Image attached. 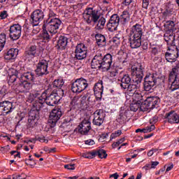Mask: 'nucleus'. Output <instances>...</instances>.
Masks as SVG:
<instances>
[{
	"label": "nucleus",
	"mask_w": 179,
	"mask_h": 179,
	"mask_svg": "<svg viewBox=\"0 0 179 179\" xmlns=\"http://www.w3.org/2000/svg\"><path fill=\"white\" fill-rule=\"evenodd\" d=\"M36 75L37 76H44L48 75V61L45 59H40L36 64V69L35 70Z\"/></svg>",
	"instance_id": "1a4fd4ad"
},
{
	"label": "nucleus",
	"mask_w": 179,
	"mask_h": 179,
	"mask_svg": "<svg viewBox=\"0 0 179 179\" xmlns=\"http://www.w3.org/2000/svg\"><path fill=\"white\" fill-rule=\"evenodd\" d=\"M5 44H6V34L1 33L0 34V52L3 50Z\"/></svg>",
	"instance_id": "a19ab883"
},
{
	"label": "nucleus",
	"mask_w": 179,
	"mask_h": 179,
	"mask_svg": "<svg viewBox=\"0 0 179 179\" xmlns=\"http://www.w3.org/2000/svg\"><path fill=\"white\" fill-rule=\"evenodd\" d=\"M133 1L134 0H122V5H124V6H129Z\"/></svg>",
	"instance_id": "0e129e2a"
},
{
	"label": "nucleus",
	"mask_w": 179,
	"mask_h": 179,
	"mask_svg": "<svg viewBox=\"0 0 179 179\" xmlns=\"http://www.w3.org/2000/svg\"><path fill=\"white\" fill-rule=\"evenodd\" d=\"M62 21L58 18H48L44 22L43 29L48 30L50 34H57Z\"/></svg>",
	"instance_id": "39448f33"
},
{
	"label": "nucleus",
	"mask_w": 179,
	"mask_h": 179,
	"mask_svg": "<svg viewBox=\"0 0 179 179\" xmlns=\"http://www.w3.org/2000/svg\"><path fill=\"white\" fill-rule=\"evenodd\" d=\"M6 94H8V89H6V87L3 86L0 90V99L5 97Z\"/></svg>",
	"instance_id": "6e6d98bb"
},
{
	"label": "nucleus",
	"mask_w": 179,
	"mask_h": 179,
	"mask_svg": "<svg viewBox=\"0 0 179 179\" xmlns=\"http://www.w3.org/2000/svg\"><path fill=\"white\" fill-rule=\"evenodd\" d=\"M129 13L128 11H123L120 16V24L125 25L129 22Z\"/></svg>",
	"instance_id": "e433bc0d"
},
{
	"label": "nucleus",
	"mask_w": 179,
	"mask_h": 179,
	"mask_svg": "<svg viewBox=\"0 0 179 179\" xmlns=\"http://www.w3.org/2000/svg\"><path fill=\"white\" fill-rule=\"evenodd\" d=\"M113 69L110 73V78H115L118 75V66H116L115 63H113Z\"/></svg>",
	"instance_id": "a18cd8bd"
},
{
	"label": "nucleus",
	"mask_w": 179,
	"mask_h": 179,
	"mask_svg": "<svg viewBox=\"0 0 179 179\" xmlns=\"http://www.w3.org/2000/svg\"><path fill=\"white\" fill-rule=\"evenodd\" d=\"M174 9L173 8V5L168 3L166 5L164 10L162 13V17L164 19H167V17H170L171 15H173Z\"/></svg>",
	"instance_id": "473e14b6"
},
{
	"label": "nucleus",
	"mask_w": 179,
	"mask_h": 179,
	"mask_svg": "<svg viewBox=\"0 0 179 179\" xmlns=\"http://www.w3.org/2000/svg\"><path fill=\"white\" fill-rule=\"evenodd\" d=\"M37 117H38V112L37 113V110L32 109L29 113L28 122L31 124Z\"/></svg>",
	"instance_id": "58836bf2"
},
{
	"label": "nucleus",
	"mask_w": 179,
	"mask_h": 179,
	"mask_svg": "<svg viewBox=\"0 0 179 179\" xmlns=\"http://www.w3.org/2000/svg\"><path fill=\"white\" fill-rule=\"evenodd\" d=\"M131 79L129 75L123 76L120 80V87H122V89H124V90H127V86L131 83Z\"/></svg>",
	"instance_id": "f704fd0d"
},
{
	"label": "nucleus",
	"mask_w": 179,
	"mask_h": 179,
	"mask_svg": "<svg viewBox=\"0 0 179 179\" xmlns=\"http://www.w3.org/2000/svg\"><path fill=\"white\" fill-rule=\"evenodd\" d=\"M169 83H171L170 90L174 92L179 89V62L176 63L169 73Z\"/></svg>",
	"instance_id": "7ed1b4c3"
},
{
	"label": "nucleus",
	"mask_w": 179,
	"mask_h": 179,
	"mask_svg": "<svg viewBox=\"0 0 179 179\" xmlns=\"http://www.w3.org/2000/svg\"><path fill=\"white\" fill-rule=\"evenodd\" d=\"M113 43L115 44V45H120L121 44V35L116 34L112 39Z\"/></svg>",
	"instance_id": "09e8293b"
},
{
	"label": "nucleus",
	"mask_w": 179,
	"mask_h": 179,
	"mask_svg": "<svg viewBox=\"0 0 179 179\" xmlns=\"http://www.w3.org/2000/svg\"><path fill=\"white\" fill-rule=\"evenodd\" d=\"M168 50L169 52L165 53L166 60L167 62H176L179 57L178 51L175 50L173 48H168Z\"/></svg>",
	"instance_id": "aec40b11"
},
{
	"label": "nucleus",
	"mask_w": 179,
	"mask_h": 179,
	"mask_svg": "<svg viewBox=\"0 0 179 179\" xmlns=\"http://www.w3.org/2000/svg\"><path fill=\"white\" fill-rule=\"evenodd\" d=\"M83 17L87 24H90L92 22L96 24L97 30H103L106 26V18L104 17H100L99 10L92 8L87 7L83 13Z\"/></svg>",
	"instance_id": "f257e3e1"
},
{
	"label": "nucleus",
	"mask_w": 179,
	"mask_h": 179,
	"mask_svg": "<svg viewBox=\"0 0 179 179\" xmlns=\"http://www.w3.org/2000/svg\"><path fill=\"white\" fill-rule=\"evenodd\" d=\"M67 45L68 38L65 36H60L57 41V45H55V48H57V50L64 51V50H66Z\"/></svg>",
	"instance_id": "5701e85b"
},
{
	"label": "nucleus",
	"mask_w": 179,
	"mask_h": 179,
	"mask_svg": "<svg viewBox=\"0 0 179 179\" xmlns=\"http://www.w3.org/2000/svg\"><path fill=\"white\" fill-rule=\"evenodd\" d=\"M103 90L104 86H103V80H99L94 86V93L96 96V100H101Z\"/></svg>",
	"instance_id": "a211bd4d"
},
{
	"label": "nucleus",
	"mask_w": 179,
	"mask_h": 179,
	"mask_svg": "<svg viewBox=\"0 0 179 179\" xmlns=\"http://www.w3.org/2000/svg\"><path fill=\"white\" fill-rule=\"evenodd\" d=\"M157 74L148 73L144 78L145 82H148L150 83H154L155 85H157Z\"/></svg>",
	"instance_id": "72a5a7b5"
},
{
	"label": "nucleus",
	"mask_w": 179,
	"mask_h": 179,
	"mask_svg": "<svg viewBox=\"0 0 179 179\" xmlns=\"http://www.w3.org/2000/svg\"><path fill=\"white\" fill-rule=\"evenodd\" d=\"M19 54V49L17 48H10L4 55L5 59L7 61H10V59H15L17 55Z\"/></svg>",
	"instance_id": "c756f323"
},
{
	"label": "nucleus",
	"mask_w": 179,
	"mask_h": 179,
	"mask_svg": "<svg viewBox=\"0 0 179 179\" xmlns=\"http://www.w3.org/2000/svg\"><path fill=\"white\" fill-rule=\"evenodd\" d=\"M151 54H152V55H157V54H159V47L157 46L151 47Z\"/></svg>",
	"instance_id": "4d7b16f0"
},
{
	"label": "nucleus",
	"mask_w": 179,
	"mask_h": 179,
	"mask_svg": "<svg viewBox=\"0 0 179 179\" xmlns=\"http://www.w3.org/2000/svg\"><path fill=\"white\" fill-rule=\"evenodd\" d=\"M13 103L9 101L0 102V110L4 111L6 114H10L13 111Z\"/></svg>",
	"instance_id": "393cba45"
},
{
	"label": "nucleus",
	"mask_w": 179,
	"mask_h": 179,
	"mask_svg": "<svg viewBox=\"0 0 179 179\" xmlns=\"http://www.w3.org/2000/svg\"><path fill=\"white\" fill-rule=\"evenodd\" d=\"M13 72L14 73L10 76V79H9V82H10V83H15V82H16V79H17V75H19V73L16 70H13Z\"/></svg>",
	"instance_id": "49530a36"
},
{
	"label": "nucleus",
	"mask_w": 179,
	"mask_h": 179,
	"mask_svg": "<svg viewBox=\"0 0 179 179\" xmlns=\"http://www.w3.org/2000/svg\"><path fill=\"white\" fill-rule=\"evenodd\" d=\"M166 33H174L177 30L176 23L173 21L168 20L164 24Z\"/></svg>",
	"instance_id": "2f4dec72"
},
{
	"label": "nucleus",
	"mask_w": 179,
	"mask_h": 179,
	"mask_svg": "<svg viewBox=\"0 0 179 179\" xmlns=\"http://www.w3.org/2000/svg\"><path fill=\"white\" fill-rule=\"evenodd\" d=\"M85 145H89V146H92L94 145V141H93L92 139L86 140L85 141Z\"/></svg>",
	"instance_id": "338daca9"
},
{
	"label": "nucleus",
	"mask_w": 179,
	"mask_h": 179,
	"mask_svg": "<svg viewBox=\"0 0 179 179\" xmlns=\"http://www.w3.org/2000/svg\"><path fill=\"white\" fill-rule=\"evenodd\" d=\"M141 46L142 47L143 50H146L149 48V43L148 41H144L141 43Z\"/></svg>",
	"instance_id": "680f3d73"
},
{
	"label": "nucleus",
	"mask_w": 179,
	"mask_h": 179,
	"mask_svg": "<svg viewBox=\"0 0 179 179\" xmlns=\"http://www.w3.org/2000/svg\"><path fill=\"white\" fill-rule=\"evenodd\" d=\"M121 134H122V131L117 130L115 131L114 133H112L110 135V141H113V139H115V138L121 136Z\"/></svg>",
	"instance_id": "3c124183"
},
{
	"label": "nucleus",
	"mask_w": 179,
	"mask_h": 179,
	"mask_svg": "<svg viewBox=\"0 0 179 179\" xmlns=\"http://www.w3.org/2000/svg\"><path fill=\"white\" fill-rule=\"evenodd\" d=\"M45 102V101L44 100V98L41 94V96L38 99H37L36 101H34V103H32V106H33L32 110H35L36 113H38V111H40V110H41V108L44 107Z\"/></svg>",
	"instance_id": "cd10ccee"
},
{
	"label": "nucleus",
	"mask_w": 179,
	"mask_h": 179,
	"mask_svg": "<svg viewBox=\"0 0 179 179\" xmlns=\"http://www.w3.org/2000/svg\"><path fill=\"white\" fill-rule=\"evenodd\" d=\"M33 141H38V142H41L42 143H48V140L45 139V137L44 136H36L34 138H33Z\"/></svg>",
	"instance_id": "864d4df0"
},
{
	"label": "nucleus",
	"mask_w": 179,
	"mask_h": 179,
	"mask_svg": "<svg viewBox=\"0 0 179 179\" xmlns=\"http://www.w3.org/2000/svg\"><path fill=\"white\" fill-rule=\"evenodd\" d=\"M165 118L169 124H179V115L175 110H171L165 114Z\"/></svg>",
	"instance_id": "4be33fe9"
},
{
	"label": "nucleus",
	"mask_w": 179,
	"mask_h": 179,
	"mask_svg": "<svg viewBox=\"0 0 179 179\" xmlns=\"http://www.w3.org/2000/svg\"><path fill=\"white\" fill-rule=\"evenodd\" d=\"M79 132L82 134V135H86V134H88L89 131L92 129L90 121H89V120L84 119L79 124Z\"/></svg>",
	"instance_id": "412c9836"
},
{
	"label": "nucleus",
	"mask_w": 179,
	"mask_h": 179,
	"mask_svg": "<svg viewBox=\"0 0 179 179\" xmlns=\"http://www.w3.org/2000/svg\"><path fill=\"white\" fill-rule=\"evenodd\" d=\"M124 141H125V138H122L119 139L117 142H115L112 144V148L113 149H115V148H118V146L121 145V143H122Z\"/></svg>",
	"instance_id": "603ef678"
},
{
	"label": "nucleus",
	"mask_w": 179,
	"mask_h": 179,
	"mask_svg": "<svg viewBox=\"0 0 179 179\" xmlns=\"http://www.w3.org/2000/svg\"><path fill=\"white\" fill-rule=\"evenodd\" d=\"M136 133H138V132H141V133H143V134H148V128H147V127H145V128H144V129H137L136 130Z\"/></svg>",
	"instance_id": "69168bd1"
},
{
	"label": "nucleus",
	"mask_w": 179,
	"mask_h": 179,
	"mask_svg": "<svg viewBox=\"0 0 179 179\" xmlns=\"http://www.w3.org/2000/svg\"><path fill=\"white\" fill-rule=\"evenodd\" d=\"M95 40L96 45L101 48L107 45V40L106 39V36L101 34H95Z\"/></svg>",
	"instance_id": "c85d7f7f"
},
{
	"label": "nucleus",
	"mask_w": 179,
	"mask_h": 179,
	"mask_svg": "<svg viewBox=\"0 0 179 179\" xmlns=\"http://www.w3.org/2000/svg\"><path fill=\"white\" fill-rule=\"evenodd\" d=\"M37 26H34L32 24V27H34L33 30H32V33L33 34H38V33H40V30L41 29L39 28V27Z\"/></svg>",
	"instance_id": "13d9d810"
},
{
	"label": "nucleus",
	"mask_w": 179,
	"mask_h": 179,
	"mask_svg": "<svg viewBox=\"0 0 179 179\" xmlns=\"http://www.w3.org/2000/svg\"><path fill=\"white\" fill-rule=\"evenodd\" d=\"M32 96L36 99L41 97V92L40 91H34L31 93Z\"/></svg>",
	"instance_id": "bf43d9fd"
},
{
	"label": "nucleus",
	"mask_w": 179,
	"mask_h": 179,
	"mask_svg": "<svg viewBox=\"0 0 179 179\" xmlns=\"http://www.w3.org/2000/svg\"><path fill=\"white\" fill-rule=\"evenodd\" d=\"M139 87H138V84H133L132 83L131 84H129L128 86L126 87V90L127 94L129 96H134L136 99H137L138 101L142 100V94L141 92L138 90Z\"/></svg>",
	"instance_id": "4468645a"
},
{
	"label": "nucleus",
	"mask_w": 179,
	"mask_h": 179,
	"mask_svg": "<svg viewBox=\"0 0 179 179\" xmlns=\"http://www.w3.org/2000/svg\"><path fill=\"white\" fill-rule=\"evenodd\" d=\"M22 78L26 79L27 80H29V82H31L34 80V73H33L32 72L24 73Z\"/></svg>",
	"instance_id": "37998d69"
},
{
	"label": "nucleus",
	"mask_w": 179,
	"mask_h": 179,
	"mask_svg": "<svg viewBox=\"0 0 179 179\" xmlns=\"http://www.w3.org/2000/svg\"><path fill=\"white\" fill-rule=\"evenodd\" d=\"M76 58L78 59H85L87 57V48L83 43H79L76 47Z\"/></svg>",
	"instance_id": "2eb2a0df"
},
{
	"label": "nucleus",
	"mask_w": 179,
	"mask_h": 179,
	"mask_svg": "<svg viewBox=\"0 0 179 179\" xmlns=\"http://www.w3.org/2000/svg\"><path fill=\"white\" fill-rule=\"evenodd\" d=\"M64 83H65L64 82V80L61 78L55 80L52 83L53 87H57V89H59V92H61L62 96H64V90L61 88L62 87V86H64Z\"/></svg>",
	"instance_id": "c9c22d12"
},
{
	"label": "nucleus",
	"mask_w": 179,
	"mask_h": 179,
	"mask_svg": "<svg viewBox=\"0 0 179 179\" xmlns=\"http://www.w3.org/2000/svg\"><path fill=\"white\" fill-rule=\"evenodd\" d=\"M25 57L26 58H34L37 57V45H32L28 46L25 50Z\"/></svg>",
	"instance_id": "bb28decb"
},
{
	"label": "nucleus",
	"mask_w": 179,
	"mask_h": 179,
	"mask_svg": "<svg viewBox=\"0 0 179 179\" xmlns=\"http://www.w3.org/2000/svg\"><path fill=\"white\" fill-rule=\"evenodd\" d=\"M9 16V14H8L7 10H2L0 12V20H3L4 19H6Z\"/></svg>",
	"instance_id": "5fc2aeb1"
},
{
	"label": "nucleus",
	"mask_w": 179,
	"mask_h": 179,
	"mask_svg": "<svg viewBox=\"0 0 179 179\" xmlns=\"http://www.w3.org/2000/svg\"><path fill=\"white\" fill-rule=\"evenodd\" d=\"M103 61V53L96 52L91 62L92 69H101V64Z\"/></svg>",
	"instance_id": "f3484780"
},
{
	"label": "nucleus",
	"mask_w": 179,
	"mask_h": 179,
	"mask_svg": "<svg viewBox=\"0 0 179 179\" xmlns=\"http://www.w3.org/2000/svg\"><path fill=\"white\" fill-rule=\"evenodd\" d=\"M120 23H121L120 15H118V14L112 15L106 24L108 31H110L111 33L117 31V30H118Z\"/></svg>",
	"instance_id": "9d476101"
},
{
	"label": "nucleus",
	"mask_w": 179,
	"mask_h": 179,
	"mask_svg": "<svg viewBox=\"0 0 179 179\" xmlns=\"http://www.w3.org/2000/svg\"><path fill=\"white\" fill-rule=\"evenodd\" d=\"M76 106H78V97H74L70 103L71 110H74V108H76Z\"/></svg>",
	"instance_id": "8fccbe9b"
},
{
	"label": "nucleus",
	"mask_w": 179,
	"mask_h": 179,
	"mask_svg": "<svg viewBox=\"0 0 179 179\" xmlns=\"http://www.w3.org/2000/svg\"><path fill=\"white\" fill-rule=\"evenodd\" d=\"M131 72L134 83L139 85V83H142V79H143L145 64L137 63L136 65L131 66Z\"/></svg>",
	"instance_id": "20e7f679"
},
{
	"label": "nucleus",
	"mask_w": 179,
	"mask_h": 179,
	"mask_svg": "<svg viewBox=\"0 0 179 179\" xmlns=\"http://www.w3.org/2000/svg\"><path fill=\"white\" fill-rule=\"evenodd\" d=\"M160 103V98L158 96H148L143 103L140 108L141 111H146V110H153L155 107L159 106Z\"/></svg>",
	"instance_id": "6e6552de"
},
{
	"label": "nucleus",
	"mask_w": 179,
	"mask_h": 179,
	"mask_svg": "<svg viewBox=\"0 0 179 179\" xmlns=\"http://www.w3.org/2000/svg\"><path fill=\"white\" fill-rule=\"evenodd\" d=\"M83 157L85 159H93L94 157H96V152L95 151L86 152L83 155Z\"/></svg>",
	"instance_id": "de8ad7c7"
},
{
	"label": "nucleus",
	"mask_w": 179,
	"mask_h": 179,
	"mask_svg": "<svg viewBox=\"0 0 179 179\" xmlns=\"http://www.w3.org/2000/svg\"><path fill=\"white\" fill-rule=\"evenodd\" d=\"M89 84L87 83V80L83 78H77L71 86V92L73 93H76L79 94V93H82L84 90L87 89Z\"/></svg>",
	"instance_id": "0eeeda50"
},
{
	"label": "nucleus",
	"mask_w": 179,
	"mask_h": 179,
	"mask_svg": "<svg viewBox=\"0 0 179 179\" xmlns=\"http://www.w3.org/2000/svg\"><path fill=\"white\" fill-rule=\"evenodd\" d=\"M41 37L43 40L45 42L50 41L51 40V36L48 34V30L43 28V33L41 34Z\"/></svg>",
	"instance_id": "c03bdc74"
},
{
	"label": "nucleus",
	"mask_w": 179,
	"mask_h": 179,
	"mask_svg": "<svg viewBox=\"0 0 179 179\" xmlns=\"http://www.w3.org/2000/svg\"><path fill=\"white\" fill-rule=\"evenodd\" d=\"M129 43L131 48H139L142 45V37L129 36Z\"/></svg>",
	"instance_id": "b1692460"
},
{
	"label": "nucleus",
	"mask_w": 179,
	"mask_h": 179,
	"mask_svg": "<svg viewBox=\"0 0 179 179\" xmlns=\"http://www.w3.org/2000/svg\"><path fill=\"white\" fill-rule=\"evenodd\" d=\"M156 86L155 83H149L148 81H144L143 83V89L145 92H150L152 93L153 92V88Z\"/></svg>",
	"instance_id": "4c0bfd02"
},
{
	"label": "nucleus",
	"mask_w": 179,
	"mask_h": 179,
	"mask_svg": "<svg viewBox=\"0 0 179 179\" xmlns=\"http://www.w3.org/2000/svg\"><path fill=\"white\" fill-rule=\"evenodd\" d=\"M113 64V55L108 53L106 55H103L102 53V64L101 69L104 71H110L111 65Z\"/></svg>",
	"instance_id": "dca6fc26"
},
{
	"label": "nucleus",
	"mask_w": 179,
	"mask_h": 179,
	"mask_svg": "<svg viewBox=\"0 0 179 179\" xmlns=\"http://www.w3.org/2000/svg\"><path fill=\"white\" fill-rule=\"evenodd\" d=\"M62 117V110H61V108H59V107L55 108L50 113L48 122L52 127H55L58 121L61 120Z\"/></svg>",
	"instance_id": "f8f14e48"
},
{
	"label": "nucleus",
	"mask_w": 179,
	"mask_h": 179,
	"mask_svg": "<svg viewBox=\"0 0 179 179\" xmlns=\"http://www.w3.org/2000/svg\"><path fill=\"white\" fill-rule=\"evenodd\" d=\"M9 38L13 41L19 40L22 36V26L19 24L10 25L8 29Z\"/></svg>",
	"instance_id": "9b49d317"
},
{
	"label": "nucleus",
	"mask_w": 179,
	"mask_h": 179,
	"mask_svg": "<svg viewBox=\"0 0 179 179\" xmlns=\"http://www.w3.org/2000/svg\"><path fill=\"white\" fill-rule=\"evenodd\" d=\"M31 87H33V85L31 83L24 81L17 86V90L18 91V93H24L25 92L30 90Z\"/></svg>",
	"instance_id": "7c9ffc66"
},
{
	"label": "nucleus",
	"mask_w": 179,
	"mask_h": 179,
	"mask_svg": "<svg viewBox=\"0 0 179 179\" xmlns=\"http://www.w3.org/2000/svg\"><path fill=\"white\" fill-rule=\"evenodd\" d=\"M47 9V7L43 3L40 4L39 9L35 10L31 14V24L33 26H38L40 24L41 22H43L44 20V13L45 12V10Z\"/></svg>",
	"instance_id": "423d86ee"
},
{
	"label": "nucleus",
	"mask_w": 179,
	"mask_h": 179,
	"mask_svg": "<svg viewBox=\"0 0 179 179\" xmlns=\"http://www.w3.org/2000/svg\"><path fill=\"white\" fill-rule=\"evenodd\" d=\"M64 169L67 170H75V164L64 165Z\"/></svg>",
	"instance_id": "e2e57ef3"
},
{
	"label": "nucleus",
	"mask_w": 179,
	"mask_h": 179,
	"mask_svg": "<svg viewBox=\"0 0 179 179\" xmlns=\"http://www.w3.org/2000/svg\"><path fill=\"white\" fill-rule=\"evenodd\" d=\"M164 40L166 42L168 48L172 50L171 48L176 44V34H174V32H166L164 35Z\"/></svg>",
	"instance_id": "6ab92c4d"
},
{
	"label": "nucleus",
	"mask_w": 179,
	"mask_h": 179,
	"mask_svg": "<svg viewBox=\"0 0 179 179\" xmlns=\"http://www.w3.org/2000/svg\"><path fill=\"white\" fill-rule=\"evenodd\" d=\"M96 104V94H91L88 96L87 102H86V108L87 107H90L92 106H94Z\"/></svg>",
	"instance_id": "ea45409f"
},
{
	"label": "nucleus",
	"mask_w": 179,
	"mask_h": 179,
	"mask_svg": "<svg viewBox=\"0 0 179 179\" xmlns=\"http://www.w3.org/2000/svg\"><path fill=\"white\" fill-rule=\"evenodd\" d=\"M96 156H98L99 159H107V151L103 149H99L97 151H95Z\"/></svg>",
	"instance_id": "79ce46f5"
},
{
	"label": "nucleus",
	"mask_w": 179,
	"mask_h": 179,
	"mask_svg": "<svg viewBox=\"0 0 179 179\" xmlns=\"http://www.w3.org/2000/svg\"><path fill=\"white\" fill-rule=\"evenodd\" d=\"M149 3H150V0H143L142 7L144 9H148V7L149 6Z\"/></svg>",
	"instance_id": "052dcab7"
},
{
	"label": "nucleus",
	"mask_w": 179,
	"mask_h": 179,
	"mask_svg": "<svg viewBox=\"0 0 179 179\" xmlns=\"http://www.w3.org/2000/svg\"><path fill=\"white\" fill-rule=\"evenodd\" d=\"M143 35V29H142V25L139 24H136L131 27L130 31V36L134 37H142Z\"/></svg>",
	"instance_id": "a878e982"
},
{
	"label": "nucleus",
	"mask_w": 179,
	"mask_h": 179,
	"mask_svg": "<svg viewBox=\"0 0 179 179\" xmlns=\"http://www.w3.org/2000/svg\"><path fill=\"white\" fill-rule=\"evenodd\" d=\"M42 96L48 104V106H54L55 104H58L59 100H61V96L58 95L55 90H52V85H49L48 89L42 93Z\"/></svg>",
	"instance_id": "f03ea898"
},
{
	"label": "nucleus",
	"mask_w": 179,
	"mask_h": 179,
	"mask_svg": "<svg viewBox=\"0 0 179 179\" xmlns=\"http://www.w3.org/2000/svg\"><path fill=\"white\" fill-rule=\"evenodd\" d=\"M106 120V110L103 109H97L94 113V119L92 124L96 127H101Z\"/></svg>",
	"instance_id": "ddd939ff"
},
{
	"label": "nucleus",
	"mask_w": 179,
	"mask_h": 179,
	"mask_svg": "<svg viewBox=\"0 0 179 179\" xmlns=\"http://www.w3.org/2000/svg\"><path fill=\"white\" fill-rule=\"evenodd\" d=\"M150 166H151L150 169H156V166H159V162L157 161L151 162Z\"/></svg>",
	"instance_id": "774afa93"
}]
</instances>
